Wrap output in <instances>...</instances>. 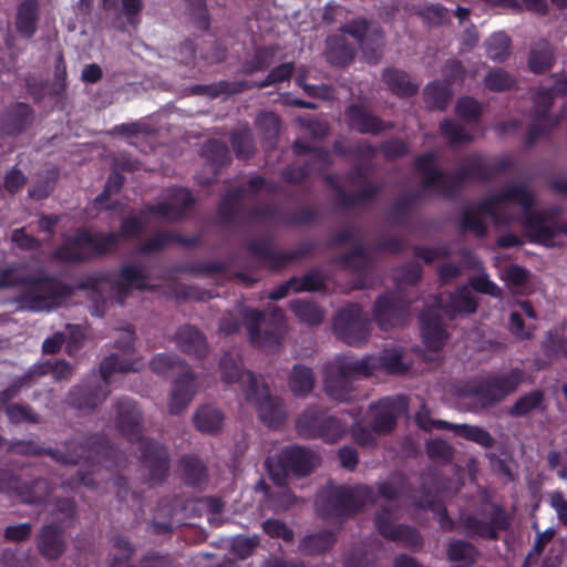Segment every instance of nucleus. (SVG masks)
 Returning a JSON list of instances; mask_svg holds the SVG:
<instances>
[{"instance_id": "obj_6", "label": "nucleus", "mask_w": 567, "mask_h": 567, "mask_svg": "<svg viewBox=\"0 0 567 567\" xmlns=\"http://www.w3.org/2000/svg\"><path fill=\"white\" fill-rule=\"evenodd\" d=\"M115 241V236L110 234L106 236H92L85 231L78 234L72 240L58 251L61 259L78 260L84 259L95 254L107 250Z\"/></svg>"}, {"instance_id": "obj_40", "label": "nucleus", "mask_w": 567, "mask_h": 567, "mask_svg": "<svg viewBox=\"0 0 567 567\" xmlns=\"http://www.w3.org/2000/svg\"><path fill=\"white\" fill-rule=\"evenodd\" d=\"M331 543V536L326 535H312L307 537L302 547L305 551L312 553L323 550Z\"/></svg>"}, {"instance_id": "obj_39", "label": "nucleus", "mask_w": 567, "mask_h": 567, "mask_svg": "<svg viewBox=\"0 0 567 567\" xmlns=\"http://www.w3.org/2000/svg\"><path fill=\"white\" fill-rule=\"evenodd\" d=\"M256 546L257 539L255 537H236L233 543V550L240 558H245L250 555Z\"/></svg>"}, {"instance_id": "obj_28", "label": "nucleus", "mask_w": 567, "mask_h": 567, "mask_svg": "<svg viewBox=\"0 0 567 567\" xmlns=\"http://www.w3.org/2000/svg\"><path fill=\"white\" fill-rule=\"evenodd\" d=\"M152 368L156 373L162 375H165L167 373L175 374L185 371L183 364L168 354L156 355L152 360Z\"/></svg>"}, {"instance_id": "obj_45", "label": "nucleus", "mask_w": 567, "mask_h": 567, "mask_svg": "<svg viewBox=\"0 0 567 567\" xmlns=\"http://www.w3.org/2000/svg\"><path fill=\"white\" fill-rule=\"evenodd\" d=\"M292 64L290 63L279 65L270 72L266 82H264L262 85L275 84L289 79V76L292 73Z\"/></svg>"}, {"instance_id": "obj_9", "label": "nucleus", "mask_w": 567, "mask_h": 567, "mask_svg": "<svg viewBox=\"0 0 567 567\" xmlns=\"http://www.w3.org/2000/svg\"><path fill=\"white\" fill-rule=\"evenodd\" d=\"M38 2L35 0H24L18 8L17 30L25 38H31L37 28Z\"/></svg>"}, {"instance_id": "obj_34", "label": "nucleus", "mask_w": 567, "mask_h": 567, "mask_svg": "<svg viewBox=\"0 0 567 567\" xmlns=\"http://www.w3.org/2000/svg\"><path fill=\"white\" fill-rule=\"evenodd\" d=\"M120 423L122 431L126 432V422L127 425L137 426L138 425V412L135 405L132 402H124L120 410Z\"/></svg>"}, {"instance_id": "obj_15", "label": "nucleus", "mask_w": 567, "mask_h": 567, "mask_svg": "<svg viewBox=\"0 0 567 567\" xmlns=\"http://www.w3.org/2000/svg\"><path fill=\"white\" fill-rule=\"evenodd\" d=\"M40 549L44 557L54 559L63 551V544L58 530L51 526L45 527L41 535Z\"/></svg>"}, {"instance_id": "obj_44", "label": "nucleus", "mask_w": 567, "mask_h": 567, "mask_svg": "<svg viewBox=\"0 0 567 567\" xmlns=\"http://www.w3.org/2000/svg\"><path fill=\"white\" fill-rule=\"evenodd\" d=\"M456 111L460 116L472 118L480 112V105L473 99L465 97L458 101Z\"/></svg>"}, {"instance_id": "obj_59", "label": "nucleus", "mask_w": 567, "mask_h": 567, "mask_svg": "<svg viewBox=\"0 0 567 567\" xmlns=\"http://www.w3.org/2000/svg\"><path fill=\"white\" fill-rule=\"evenodd\" d=\"M123 12L127 17L136 16L143 8V0H121Z\"/></svg>"}, {"instance_id": "obj_13", "label": "nucleus", "mask_w": 567, "mask_h": 567, "mask_svg": "<svg viewBox=\"0 0 567 567\" xmlns=\"http://www.w3.org/2000/svg\"><path fill=\"white\" fill-rule=\"evenodd\" d=\"M189 202V193L184 188H178L173 192L169 203L157 206L154 208L153 213L172 218L179 215L181 208L186 206Z\"/></svg>"}, {"instance_id": "obj_31", "label": "nucleus", "mask_w": 567, "mask_h": 567, "mask_svg": "<svg viewBox=\"0 0 567 567\" xmlns=\"http://www.w3.org/2000/svg\"><path fill=\"white\" fill-rule=\"evenodd\" d=\"M485 84L491 90L502 91V90H506V89L511 87L513 84V80L504 71L496 70V71L491 72L486 76Z\"/></svg>"}, {"instance_id": "obj_53", "label": "nucleus", "mask_w": 567, "mask_h": 567, "mask_svg": "<svg viewBox=\"0 0 567 567\" xmlns=\"http://www.w3.org/2000/svg\"><path fill=\"white\" fill-rule=\"evenodd\" d=\"M441 130L444 135H446L447 137H451L452 142H461V141L468 140V137L466 135H464L463 133H461L458 127L456 125H454L452 122H447V121L443 122L441 124Z\"/></svg>"}, {"instance_id": "obj_1", "label": "nucleus", "mask_w": 567, "mask_h": 567, "mask_svg": "<svg viewBox=\"0 0 567 567\" xmlns=\"http://www.w3.org/2000/svg\"><path fill=\"white\" fill-rule=\"evenodd\" d=\"M533 196L525 187L509 188L484 200L476 212H468L463 217V227L482 236L485 233L481 216L488 215L496 225L511 224L514 212L523 213L519 223L527 236L535 243L553 245L554 229L544 218L532 213Z\"/></svg>"}, {"instance_id": "obj_42", "label": "nucleus", "mask_w": 567, "mask_h": 567, "mask_svg": "<svg viewBox=\"0 0 567 567\" xmlns=\"http://www.w3.org/2000/svg\"><path fill=\"white\" fill-rule=\"evenodd\" d=\"M502 278L509 285L519 286L526 280L527 272L519 266H511L502 272Z\"/></svg>"}, {"instance_id": "obj_56", "label": "nucleus", "mask_w": 567, "mask_h": 567, "mask_svg": "<svg viewBox=\"0 0 567 567\" xmlns=\"http://www.w3.org/2000/svg\"><path fill=\"white\" fill-rule=\"evenodd\" d=\"M340 461L343 467L352 470L357 464V453L350 447H344L339 452Z\"/></svg>"}, {"instance_id": "obj_7", "label": "nucleus", "mask_w": 567, "mask_h": 567, "mask_svg": "<svg viewBox=\"0 0 567 567\" xmlns=\"http://www.w3.org/2000/svg\"><path fill=\"white\" fill-rule=\"evenodd\" d=\"M25 301L29 308L35 311L50 310L61 303L58 287L49 280L35 282L32 286V295L28 296Z\"/></svg>"}, {"instance_id": "obj_11", "label": "nucleus", "mask_w": 567, "mask_h": 567, "mask_svg": "<svg viewBox=\"0 0 567 567\" xmlns=\"http://www.w3.org/2000/svg\"><path fill=\"white\" fill-rule=\"evenodd\" d=\"M177 338L182 350L185 352L193 353L196 357H203L207 351L205 338L195 328L187 327L182 329Z\"/></svg>"}, {"instance_id": "obj_37", "label": "nucleus", "mask_w": 567, "mask_h": 567, "mask_svg": "<svg viewBox=\"0 0 567 567\" xmlns=\"http://www.w3.org/2000/svg\"><path fill=\"white\" fill-rule=\"evenodd\" d=\"M509 330L519 339H528L533 336V328H525L522 317L516 312L511 313Z\"/></svg>"}, {"instance_id": "obj_4", "label": "nucleus", "mask_w": 567, "mask_h": 567, "mask_svg": "<svg viewBox=\"0 0 567 567\" xmlns=\"http://www.w3.org/2000/svg\"><path fill=\"white\" fill-rule=\"evenodd\" d=\"M319 463V457L312 452L299 446H293L281 452L278 464L282 465L284 475L275 471V462L268 461V470L272 481L277 485L285 483L289 473L306 475Z\"/></svg>"}, {"instance_id": "obj_61", "label": "nucleus", "mask_w": 567, "mask_h": 567, "mask_svg": "<svg viewBox=\"0 0 567 567\" xmlns=\"http://www.w3.org/2000/svg\"><path fill=\"white\" fill-rule=\"evenodd\" d=\"M468 533L471 535L485 537V538H495L496 537V534L492 527L481 524V523H475V525L473 527H470Z\"/></svg>"}, {"instance_id": "obj_14", "label": "nucleus", "mask_w": 567, "mask_h": 567, "mask_svg": "<svg viewBox=\"0 0 567 567\" xmlns=\"http://www.w3.org/2000/svg\"><path fill=\"white\" fill-rule=\"evenodd\" d=\"M375 524L379 532L388 538L403 539L409 542L412 546H416L419 544L417 534L408 527L394 526L390 523L388 524L383 520L382 516L377 517Z\"/></svg>"}, {"instance_id": "obj_30", "label": "nucleus", "mask_w": 567, "mask_h": 567, "mask_svg": "<svg viewBox=\"0 0 567 567\" xmlns=\"http://www.w3.org/2000/svg\"><path fill=\"white\" fill-rule=\"evenodd\" d=\"M145 275L143 269L136 266H127L122 269L121 282L124 286L131 288L142 289L144 288Z\"/></svg>"}, {"instance_id": "obj_8", "label": "nucleus", "mask_w": 567, "mask_h": 567, "mask_svg": "<svg viewBox=\"0 0 567 567\" xmlns=\"http://www.w3.org/2000/svg\"><path fill=\"white\" fill-rule=\"evenodd\" d=\"M437 307L444 308L447 316L454 317L456 313H471L475 311L476 301L472 290L468 287L462 288L455 296L450 298V303L445 305V299L440 296Z\"/></svg>"}, {"instance_id": "obj_10", "label": "nucleus", "mask_w": 567, "mask_h": 567, "mask_svg": "<svg viewBox=\"0 0 567 567\" xmlns=\"http://www.w3.org/2000/svg\"><path fill=\"white\" fill-rule=\"evenodd\" d=\"M194 392L195 388L192 377L185 372L183 377L175 382L168 404L171 413L181 412L189 403Z\"/></svg>"}, {"instance_id": "obj_17", "label": "nucleus", "mask_w": 567, "mask_h": 567, "mask_svg": "<svg viewBox=\"0 0 567 567\" xmlns=\"http://www.w3.org/2000/svg\"><path fill=\"white\" fill-rule=\"evenodd\" d=\"M289 386L296 395L310 392L313 388L311 371L305 367L296 365L290 377Z\"/></svg>"}, {"instance_id": "obj_18", "label": "nucleus", "mask_w": 567, "mask_h": 567, "mask_svg": "<svg viewBox=\"0 0 567 567\" xmlns=\"http://www.w3.org/2000/svg\"><path fill=\"white\" fill-rule=\"evenodd\" d=\"M384 80L390 89L400 95L413 94L417 85L412 83L409 76L401 71L390 70L384 73Z\"/></svg>"}, {"instance_id": "obj_64", "label": "nucleus", "mask_w": 567, "mask_h": 567, "mask_svg": "<svg viewBox=\"0 0 567 567\" xmlns=\"http://www.w3.org/2000/svg\"><path fill=\"white\" fill-rule=\"evenodd\" d=\"M71 373V367L64 362L59 361L53 368V374L56 379H64Z\"/></svg>"}, {"instance_id": "obj_62", "label": "nucleus", "mask_w": 567, "mask_h": 567, "mask_svg": "<svg viewBox=\"0 0 567 567\" xmlns=\"http://www.w3.org/2000/svg\"><path fill=\"white\" fill-rule=\"evenodd\" d=\"M445 11L442 6L433 4L426 9L425 14L432 23H440L445 17Z\"/></svg>"}, {"instance_id": "obj_49", "label": "nucleus", "mask_w": 567, "mask_h": 567, "mask_svg": "<svg viewBox=\"0 0 567 567\" xmlns=\"http://www.w3.org/2000/svg\"><path fill=\"white\" fill-rule=\"evenodd\" d=\"M293 289L298 290H318L322 287V279L319 275L311 274L303 278L299 286L291 285Z\"/></svg>"}, {"instance_id": "obj_12", "label": "nucleus", "mask_w": 567, "mask_h": 567, "mask_svg": "<svg viewBox=\"0 0 567 567\" xmlns=\"http://www.w3.org/2000/svg\"><path fill=\"white\" fill-rule=\"evenodd\" d=\"M194 421L200 432L215 433L223 425V415L218 410L205 406L197 411Z\"/></svg>"}, {"instance_id": "obj_24", "label": "nucleus", "mask_w": 567, "mask_h": 567, "mask_svg": "<svg viewBox=\"0 0 567 567\" xmlns=\"http://www.w3.org/2000/svg\"><path fill=\"white\" fill-rule=\"evenodd\" d=\"M138 362H127L126 360L120 359L117 355H111L106 358L101 364V373L105 381L112 377V373L115 371L126 372L133 371L138 368Z\"/></svg>"}, {"instance_id": "obj_21", "label": "nucleus", "mask_w": 567, "mask_h": 567, "mask_svg": "<svg viewBox=\"0 0 567 567\" xmlns=\"http://www.w3.org/2000/svg\"><path fill=\"white\" fill-rule=\"evenodd\" d=\"M327 58L332 64L342 65L352 60L353 51L343 45L341 39L330 38L327 41Z\"/></svg>"}, {"instance_id": "obj_26", "label": "nucleus", "mask_w": 567, "mask_h": 567, "mask_svg": "<svg viewBox=\"0 0 567 567\" xmlns=\"http://www.w3.org/2000/svg\"><path fill=\"white\" fill-rule=\"evenodd\" d=\"M260 318H261V313L260 312H258V311H249L246 315V324L248 326L249 334H250V338H251L252 342L256 343L257 346L266 349V350H269V349H271V347L274 344L278 343V338L275 337V336L259 337V336L256 334V331H255V328H254V323L259 321Z\"/></svg>"}, {"instance_id": "obj_35", "label": "nucleus", "mask_w": 567, "mask_h": 567, "mask_svg": "<svg viewBox=\"0 0 567 567\" xmlns=\"http://www.w3.org/2000/svg\"><path fill=\"white\" fill-rule=\"evenodd\" d=\"M377 408L384 412V416L375 422V429L378 431H390L394 423V413L390 408V401L383 400L377 405Z\"/></svg>"}, {"instance_id": "obj_22", "label": "nucleus", "mask_w": 567, "mask_h": 567, "mask_svg": "<svg viewBox=\"0 0 567 567\" xmlns=\"http://www.w3.org/2000/svg\"><path fill=\"white\" fill-rule=\"evenodd\" d=\"M290 307L296 316L307 323L316 324L322 320L321 310L311 302L305 300H296L290 303Z\"/></svg>"}, {"instance_id": "obj_43", "label": "nucleus", "mask_w": 567, "mask_h": 567, "mask_svg": "<svg viewBox=\"0 0 567 567\" xmlns=\"http://www.w3.org/2000/svg\"><path fill=\"white\" fill-rule=\"evenodd\" d=\"M471 286L473 287V289L480 292L488 293L491 296H498L499 293L498 287L494 282H492L485 275H481L474 278L471 281Z\"/></svg>"}, {"instance_id": "obj_32", "label": "nucleus", "mask_w": 567, "mask_h": 567, "mask_svg": "<svg viewBox=\"0 0 567 567\" xmlns=\"http://www.w3.org/2000/svg\"><path fill=\"white\" fill-rule=\"evenodd\" d=\"M543 348L548 354L567 358V340L549 333L543 342Z\"/></svg>"}, {"instance_id": "obj_5", "label": "nucleus", "mask_w": 567, "mask_h": 567, "mask_svg": "<svg viewBox=\"0 0 567 567\" xmlns=\"http://www.w3.org/2000/svg\"><path fill=\"white\" fill-rule=\"evenodd\" d=\"M333 328L337 337L349 344H360L369 336L368 320L358 306L339 311Z\"/></svg>"}, {"instance_id": "obj_41", "label": "nucleus", "mask_w": 567, "mask_h": 567, "mask_svg": "<svg viewBox=\"0 0 567 567\" xmlns=\"http://www.w3.org/2000/svg\"><path fill=\"white\" fill-rule=\"evenodd\" d=\"M523 381V373L520 371H513L497 381L498 388L503 395L514 391Z\"/></svg>"}, {"instance_id": "obj_54", "label": "nucleus", "mask_w": 567, "mask_h": 567, "mask_svg": "<svg viewBox=\"0 0 567 567\" xmlns=\"http://www.w3.org/2000/svg\"><path fill=\"white\" fill-rule=\"evenodd\" d=\"M24 183V176L19 171L10 172L4 179L6 188L13 193Z\"/></svg>"}, {"instance_id": "obj_29", "label": "nucleus", "mask_w": 567, "mask_h": 567, "mask_svg": "<svg viewBox=\"0 0 567 567\" xmlns=\"http://www.w3.org/2000/svg\"><path fill=\"white\" fill-rule=\"evenodd\" d=\"M543 401V394L539 391H534L520 398L512 408L511 413L514 415H524L529 411L538 408Z\"/></svg>"}, {"instance_id": "obj_20", "label": "nucleus", "mask_w": 567, "mask_h": 567, "mask_svg": "<svg viewBox=\"0 0 567 567\" xmlns=\"http://www.w3.org/2000/svg\"><path fill=\"white\" fill-rule=\"evenodd\" d=\"M422 336L429 349L439 350L446 342V333L440 324H431L425 317H422Z\"/></svg>"}, {"instance_id": "obj_46", "label": "nucleus", "mask_w": 567, "mask_h": 567, "mask_svg": "<svg viewBox=\"0 0 567 567\" xmlns=\"http://www.w3.org/2000/svg\"><path fill=\"white\" fill-rule=\"evenodd\" d=\"M427 453L431 457L447 458L451 454V450L444 441L433 440L427 445Z\"/></svg>"}, {"instance_id": "obj_25", "label": "nucleus", "mask_w": 567, "mask_h": 567, "mask_svg": "<svg viewBox=\"0 0 567 567\" xmlns=\"http://www.w3.org/2000/svg\"><path fill=\"white\" fill-rule=\"evenodd\" d=\"M553 61L551 49L547 44H542L538 49H534L529 58V68L535 73L546 71Z\"/></svg>"}, {"instance_id": "obj_38", "label": "nucleus", "mask_w": 567, "mask_h": 567, "mask_svg": "<svg viewBox=\"0 0 567 567\" xmlns=\"http://www.w3.org/2000/svg\"><path fill=\"white\" fill-rule=\"evenodd\" d=\"M549 505L557 513L561 524L567 525V499L559 492H553L549 495Z\"/></svg>"}, {"instance_id": "obj_23", "label": "nucleus", "mask_w": 567, "mask_h": 567, "mask_svg": "<svg viewBox=\"0 0 567 567\" xmlns=\"http://www.w3.org/2000/svg\"><path fill=\"white\" fill-rule=\"evenodd\" d=\"M367 30H368V27H367L365 21H361V20L360 21H354L351 24L344 27V29H343V31L346 33L352 35L357 41H359L361 43V47H362L364 52H367L368 49H369L368 41H365L363 39V35L367 32ZM381 48H382V42L380 40H378L377 45L373 49L375 54L373 56L369 58L368 53H365L367 54V59L368 60H375L380 55V53H381Z\"/></svg>"}, {"instance_id": "obj_48", "label": "nucleus", "mask_w": 567, "mask_h": 567, "mask_svg": "<svg viewBox=\"0 0 567 567\" xmlns=\"http://www.w3.org/2000/svg\"><path fill=\"white\" fill-rule=\"evenodd\" d=\"M415 420H416V423L419 424L420 427L426 430V431H430L432 427L434 426H437V427H444L447 425L446 422H443V421H432L430 417H429V411L424 408H422L416 416H415Z\"/></svg>"}, {"instance_id": "obj_33", "label": "nucleus", "mask_w": 567, "mask_h": 567, "mask_svg": "<svg viewBox=\"0 0 567 567\" xmlns=\"http://www.w3.org/2000/svg\"><path fill=\"white\" fill-rule=\"evenodd\" d=\"M460 431L466 439L477 442L483 446L492 445V436L483 429L476 426L462 425L460 426Z\"/></svg>"}, {"instance_id": "obj_63", "label": "nucleus", "mask_w": 567, "mask_h": 567, "mask_svg": "<svg viewBox=\"0 0 567 567\" xmlns=\"http://www.w3.org/2000/svg\"><path fill=\"white\" fill-rule=\"evenodd\" d=\"M361 132H377L380 130V124L374 117L367 116L362 123L355 124Z\"/></svg>"}, {"instance_id": "obj_2", "label": "nucleus", "mask_w": 567, "mask_h": 567, "mask_svg": "<svg viewBox=\"0 0 567 567\" xmlns=\"http://www.w3.org/2000/svg\"><path fill=\"white\" fill-rule=\"evenodd\" d=\"M236 377L247 388L244 390L246 399L258 406L260 417L269 426L279 424L286 416L285 409L278 398H272L269 390L249 371H239L234 365Z\"/></svg>"}, {"instance_id": "obj_60", "label": "nucleus", "mask_w": 567, "mask_h": 567, "mask_svg": "<svg viewBox=\"0 0 567 567\" xmlns=\"http://www.w3.org/2000/svg\"><path fill=\"white\" fill-rule=\"evenodd\" d=\"M102 70L96 64H89L82 71V79L86 82L94 83L100 80Z\"/></svg>"}, {"instance_id": "obj_47", "label": "nucleus", "mask_w": 567, "mask_h": 567, "mask_svg": "<svg viewBox=\"0 0 567 567\" xmlns=\"http://www.w3.org/2000/svg\"><path fill=\"white\" fill-rule=\"evenodd\" d=\"M7 415L12 422H21L24 420L35 421L29 410L20 405H9L6 409Z\"/></svg>"}, {"instance_id": "obj_19", "label": "nucleus", "mask_w": 567, "mask_h": 567, "mask_svg": "<svg viewBox=\"0 0 567 567\" xmlns=\"http://www.w3.org/2000/svg\"><path fill=\"white\" fill-rule=\"evenodd\" d=\"M374 318L382 329H388L396 324V310L390 298L383 297L375 302Z\"/></svg>"}, {"instance_id": "obj_55", "label": "nucleus", "mask_w": 567, "mask_h": 567, "mask_svg": "<svg viewBox=\"0 0 567 567\" xmlns=\"http://www.w3.org/2000/svg\"><path fill=\"white\" fill-rule=\"evenodd\" d=\"M24 271L25 270L23 268L4 271L0 279V287H7L18 284Z\"/></svg>"}, {"instance_id": "obj_16", "label": "nucleus", "mask_w": 567, "mask_h": 567, "mask_svg": "<svg viewBox=\"0 0 567 567\" xmlns=\"http://www.w3.org/2000/svg\"><path fill=\"white\" fill-rule=\"evenodd\" d=\"M447 555L453 567H466L474 561L476 553L470 544L457 540L450 544Z\"/></svg>"}, {"instance_id": "obj_52", "label": "nucleus", "mask_w": 567, "mask_h": 567, "mask_svg": "<svg viewBox=\"0 0 567 567\" xmlns=\"http://www.w3.org/2000/svg\"><path fill=\"white\" fill-rule=\"evenodd\" d=\"M12 241L23 249H32L37 245L35 239L28 236L23 229H17L13 231Z\"/></svg>"}, {"instance_id": "obj_36", "label": "nucleus", "mask_w": 567, "mask_h": 567, "mask_svg": "<svg viewBox=\"0 0 567 567\" xmlns=\"http://www.w3.org/2000/svg\"><path fill=\"white\" fill-rule=\"evenodd\" d=\"M264 530L270 536L281 537L285 540L292 539V532L279 520H266L264 523Z\"/></svg>"}, {"instance_id": "obj_58", "label": "nucleus", "mask_w": 567, "mask_h": 567, "mask_svg": "<svg viewBox=\"0 0 567 567\" xmlns=\"http://www.w3.org/2000/svg\"><path fill=\"white\" fill-rule=\"evenodd\" d=\"M64 336L63 333H56L52 338L44 340L42 348L43 351L47 353H54L56 352L61 344L63 343Z\"/></svg>"}, {"instance_id": "obj_51", "label": "nucleus", "mask_w": 567, "mask_h": 567, "mask_svg": "<svg viewBox=\"0 0 567 567\" xmlns=\"http://www.w3.org/2000/svg\"><path fill=\"white\" fill-rule=\"evenodd\" d=\"M401 357L398 352L391 351L384 353V355L381 358L382 364L390 370L391 372H399L402 370L401 365Z\"/></svg>"}, {"instance_id": "obj_27", "label": "nucleus", "mask_w": 567, "mask_h": 567, "mask_svg": "<svg viewBox=\"0 0 567 567\" xmlns=\"http://www.w3.org/2000/svg\"><path fill=\"white\" fill-rule=\"evenodd\" d=\"M508 48L509 38L503 32L493 34L486 43L487 54L493 60H503L507 55Z\"/></svg>"}, {"instance_id": "obj_50", "label": "nucleus", "mask_w": 567, "mask_h": 567, "mask_svg": "<svg viewBox=\"0 0 567 567\" xmlns=\"http://www.w3.org/2000/svg\"><path fill=\"white\" fill-rule=\"evenodd\" d=\"M30 534V525L20 524L17 526H10L6 529V537L12 540H23Z\"/></svg>"}, {"instance_id": "obj_3", "label": "nucleus", "mask_w": 567, "mask_h": 567, "mask_svg": "<svg viewBox=\"0 0 567 567\" xmlns=\"http://www.w3.org/2000/svg\"><path fill=\"white\" fill-rule=\"evenodd\" d=\"M370 360L362 362H344L331 364L327 369L324 388L329 396L339 401H347L351 398V381L353 373L369 374L372 372Z\"/></svg>"}, {"instance_id": "obj_57", "label": "nucleus", "mask_w": 567, "mask_h": 567, "mask_svg": "<svg viewBox=\"0 0 567 567\" xmlns=\"http://www.w3.org/2000/svg\"><path fill=\"white\" fill-rule=\"evenodd\" d=\"M554 535H555V529L554 528H547L546 530H544L542 533H538V535H537V537L535 539V543H534L535 551L537 554L542 553V550L544 549L546 544L551 540Z\"/></svg>"}]
</instances>
